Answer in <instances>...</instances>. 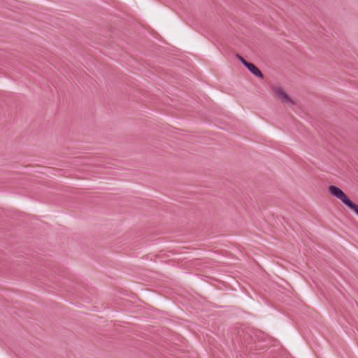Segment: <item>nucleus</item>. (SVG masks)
<instances>
[{
	"label": "nucleus",
	"instance_id": "1",
	"mask_svg": "<svg viewBox=\"0 0 358 358\" xmlns=\"http://www.w3.org/2000/svg\"><path fill=\"white\" fill-rule=\"evenodd\" d=\"M329 193L338 199L348 208L354 211L358 216V205L352 201L350 197L338 187L336 185H329L328 187Z\"/></svg>",
	"mask_w": 358,
	"mask_h": 358
},
{
	"label": "nucleus",
	"instance_id": "2",
	"mask_svg": "<svg viewBox=\"0 0 358 358\" xmlns=\"http://www.w3.org/2000/svg\"><path fill=\"white\" fill-rule=\"evenodd\" d=\"M273 92L275 94L282 100L284 103H291L292 105H295V101L284 91V90L281 87H271Z\"/></svg>",
	"mask_w": 358,
	"mask_h": 358
},
{
	"label": "nucleus",
	"instance_id": "3",
	"mask_svg": "<svg viewBox=\"0 0 358 358\" xmlns=\"http://www.w3.org/2000/svg\"><path fill=\"white\" fill-rule=\"evenodd\" d=\"M246 68L256 77L261 79L264 78V74L255 64L250 62L249 64H247Z\"/></svg>",
	"mask_w": 358,
	"mask_h": 358
},
{
	"label": "nucleus",
	"instance_id": "4",
	"mask_svg": "<svg viewBox=\"0 0 358 358\" xmlns=\"http://www.w3.org/2000/svg\"><path fill=\"white\" fill-rule=\"evenodd\" d=\"M236 57L240 60V62L243 64L245 67L247 66V64H249L250 62L247 61L243 57H242L240 54H236Z\"/></svg>",
	"mask_w": 358,
	"mask_h": 358
}]
</instances>
